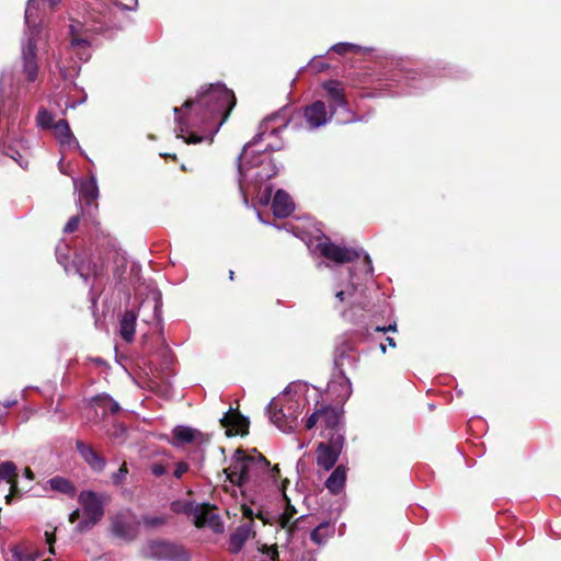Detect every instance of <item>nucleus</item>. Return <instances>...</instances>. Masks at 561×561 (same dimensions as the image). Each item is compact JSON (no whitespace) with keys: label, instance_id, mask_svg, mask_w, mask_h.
<instances>
[{"label":"nucleus","instance_id":"51","mask_svg":"<svg viewBox=\"0 0 561 561\" xmlns=\"http://www.w3.org/2000/svg\"><path fill=\"white\" fill-rule=\"evenodd\" d=\"M397 327L396 324H390L388 327H376V331L378 332H388V331H396Z\"/></svg>","mask_w":561,"mask_h":561},{"label":"nucleus","instance_id":"13","mask_svg":"<svg viewBox=\"0 0 561 561\" xmlns=\"http://www.w3.org/2000/svg\"><path fill=\"white\" fill-rule=\"evenodd\" d=\"M221 425L226 427L227 435H243L248 432L249 420L238 411L230 410L220 420Z\"/></svg>","mask_w":561,"mask_h":561},{"label":"nucleus","instance_id":"18","mask_svg":"<svg viewBox=\"0 0 561 561\" xmlns=\"http://www.w3.org/2000/svg\"><path fill=\"white\" fill-rule=\"evenodd\" d=\"M79 194L80 198H84L89 207L93 205L92 208L88 210V215L93 217V213L98 210V204L95 202L99 197V187L94 176L89 180H83L80 183Z\"/></svg>","mask_w":561,"mask_h":561},{"label":"nucleus","instance_id":"38","mask_svg":"<svg viewBox=\"0 0 561 561\" xmlns=\"http://www.w3.org/2000/svg\"><path fill=\"white\" fill-rule=\"evenodd\" d=\"M359 47L357 45L351 44V43H337L331 47V50L344 55L347 51L351 50H357Z\"/></svg>","mask_w":561,"mask_h":561},{"label":"nucleus","instance_id":"57","mask_svg":"<svg viewBox=\"0 0 561 561\" xmlns=\"http://www.w3.org/2000/svg\"><path fill=\"white\" fill-rule=\"evenodd\" d=\"M335 383H336V381H331V382L329 383V389H330V390H333V388H334V385H335Z\"/></svg>","mask_w":561,"mask_h":561},{"label":"nucleus","instance_id":"44","mask_svg":"<svg viewBox=\"0 0 561 561\" xmlns=\"http://www.w3.org/2000/svg\"><path fill=\"white\" fill-rule=\"evenodd\" d=\"M353 290H354V286L353 285H350L346 289L336 290L335 298L340 302H344L345 301V297L346 296H351L353 294Z\"/></svg>","mask_w":561,"mask_h":561},{"label":"nucleus","instance_id":"24","mask_svg":"<svg viewBox=\"0 0 561 561\" xmlns=\"http://www.w3.org/2000/svg\"><path fill=\"white\" fill-rule=\"evenodd\" d=\"M346 480V469L344 466H339L334 469L331 476L325 481V486L333 494H337L344 488Z\"/></svg>","mask_w":561,"mask_h":561},{"label":"nucleus","instance_id":"16","mask_svg":"<svg viewBox=\"0 0 561 561\" xmlns=\"http://www.w3.org/2000/svg\"><path fill=\"white\" fill-rule=\"evenodd\" d=\"M351 363V356L348 355V347L345 346L343 348H337L335 352V358H334V365L340 370L339 383L342 388V392L339 394L342 400H345L351 394V382L350 380L344 376L342 371V367L344 365V362Z\"/></svg>","mask_w":561,"mask_h":561},{"label":"nucleus","instance_id":"33","mask_svg":"<svg viewBox=\"0 0 561 561\" xmlns=\"http://www.w3.org/2000/svg\"><path fill=\"white\" fill-rule=\"evenodd\" d=\"M36 121H37L38 126H41L42 128H45V129H50V128L54 129V125L56 124V123H54L53 115L45 108H41L38 111Z\"/></svg>","mask_w":561,"mask_h":561},{"label":"nucleus","instance_id":"7","mask_svg":"<svg viewBox=\"0 0 561 561\" xmlns=\"http://www.w3.org/2000/svg\"><path fill=\"white\" fill-rule=\"evenodd\" d=\"M314 250L319 251L325 259L343 264L354 262L364 254V263L366 265V273L373 272L371 261L368 254L364 253L362 249L346 248L333 243L328 237L322 236L316 239Z\"/></svg>","mask_w":561,"mask_h":561},{"label":"nucleus","instance_id":"50","mask_svg":"<svg viewBox=\"0 0 561 561\" xmlns=\"http://www.w3.org/2000/svg\"><path fill=\"white\" fill-rule=\"evenodd\" d=\"M80 516H82V511H81V507L80 508H77L70 515H69V522L70 523H76Z\"/></svg>","mask_w":561,"mask_h":561},{"label":"nucleus","instance_id":"23","mask_svg":"<svg viewBox=\"0 0 561 561\" xmlns=\"http://www.w3.org/2000/svg\"><path fill=\"white\" fill-rule=\"evenodd\" d=\"M137 316L133 310H126L121 319L119 332L126 342H131L135 334Z\"/></svg>","mask_w":561,"mask_h":561},{"label":"nucleus","instance_id":"5","mask_svg":"<svg viewBox=\"0 0 561 561\" xmlns=\"http://www.w3.org/2000/svg\"><path fill=\"white\" fill-rule=\"evenodd\" d=\"M266 410L271 422L285 433L294 431L301 413L299 401L286 391L274 398Z\"/></svg>","mask_w":561,"mask_h":561},{"label":"nucleus","instance_id":"42","mask_svg":"<svg viewBox=\"0 0 561 561\" xmlns=\"http://www.w3.org/2000/svg\"><path fill=\"white\" fill-rule=\"evenodd\" d=\"M319 421H321V410H316L306 421V428L311 430Z\"/></svg>","mask_w":561,"mask_h":561},{"label":"nucleus","instance_id":"34","mask_svg":"<svg viewBox=\"0 0 561 561\" xmlns=\"http://www.w3.org/2000/svg\"><path fill=\"white\" fill-rule=\"evenodd\" d=\"M165 550L172 553V557L179 561H188L190 559L187 551L182 546L168 543L165 545Z\"/></svg>","mask_w":561,"mask_h":561},{"label":"nucleus","instance_id":"10","mask_svg":"<svg viewBox=\"0 0 561 561\" xmlns=\"http://www.w3.org/2000/svg\"><path fill=\"white\" fill-rule=\"evenodd\" d=\"M137 525L135 516L129 511L119 512L112 517L113 534L125 540H133L136 537Z\"/></svg>","mask_w":561,"mask_h":561},{"label":"nucleus","instance_id":"8","mask_svg":"<svg viewBox=\"0 0 561 561\" xmlns=\"http://www.w3.org/2000/svg\"><path fill=\"white\" fill-rule=\"evenodd\" d=\"M172 511L192 516L195 526L198 528L208 527L216 534L224 531L220 516L215 514L208 504H197L194 502L172 503Z\"/></svg>","mask_w":561,"mask_h":561},{"label":"nucleus","instance_id":"55","mask_svg":"<svg viewBox=\"0 0 561 561\" xmlns=\"http://www.w3.org/2000/svg\"><path fill=\"white\" fill-rule=\"evenodd\" d=\"M387 342H388V344H389L391 347H396V342H394L393 337H387Z\"/></svg>","mask_w":561,"mask_h":561},{"label":"nucleus","instance_id":"14","mask_svg":"<svg viewBox=\"0 0 561 561\" xmlns=\"http://www.w3.org/2000/svg\"><path fill=\"white\" fill-rule=\"evenodd\" d=\"M305 118L310 129L323 126L329 121L325 104L322 101H316L305 108Z\"/></svg>","mask_w":561,"mask_h":561},{"label":"nucleus","instance_id":"60","mask_svg":"<svg viewBox=\"0 0 561 561\" xmlns=\"http://www.w3.org/2000/svg\"><path fill=\"white\" fill-rule=\"evenodd\" d=\"M348 122H350V119H344V121H341L340 123L345 124V123H348Z\"/></svg>","mask_w":561,"mask_h":561},{"label":"nucleus","instance_id":"52","mask_svg":"<svg viewBox=\"0 0 561 561\" xmlns=\"http://www.w3.org/2000/svg\"><path fill=\"white\" fill-rule=\"evenodd\" d=\"M279 149H282V144H276V145L268 144L265 148V151H275V150H279Z\"/></svg>","mask_w":561,"mask_h":561},{"label":"nucleus","instance_id":"28","mask_svg":"<svg viewBox=\"0 0 561 561\" xmlns=\"http://www.w3.org/2000/svg\"><path fill=\"white\" fill-rule=\"evenodd\" d=\"M48 483L50 484V488L55 491H58L60 493L67 494V495H73L76 492V489L73 484L62 477H55L51 478Z\"/></svg>","mask_w":561,"mask_h":561},{"label":"nucleus","instance_id":"29","mask_svg":"<svg viewBox=\"0 0 561 561\" xmlns=\"http://www.w3.org/2000/svg\"><path fill=\"white\" fill-rule=\"evenodd\" d=\"M95 403L103 409L105 412L117 413L119 411V404L114 401L110 396H99L94 399Z\"/></svg>","mask_w":561,"mask_h":561},{"label":"nucleus","instance_id":"49","mask_svg":"<svg viewBox=\"0 0 561 561\" xmlns=\"http://www.w3.org/2000/svg\"><path fill=\"white\" fill-rule=\"evenodd\" d=\"M271 193H272V190L271 188H266V191L263 193V195L260 197V203L262 205H267L268 202H270V198H271Z\"/></svg>","mask_w":561,"mask_h":561},{"label":"nucleus","instance_id":"47","mask_svg":"<svg viewBox=\"0 0 561 561\" xmlns=\"http://www.w3.org/2000/svg\"><path fill=\"white\" fill-rule=\"evenodd\" d=\"M188 471V465L186 462H179L173 472L174 477L181 479L184 473Z\"/></svg>","mask_w":561,"mask_h":561},{"label":"nucleus","instance_id":"20","mask_svg":"<svg viewBox=\"0 0 561 561\" xmlns=\"http://www.w3.org/2000/svg\"><path fill=\"white\" fill-rule=\"evenodd\" d=\"M54 134L62 148H79V142L66 119H60L54 125Z\"/></svg>","mask_w":561,"mask_h":561},{"label":"nucleus","instance_id":"36","mask_svg":"<svg viewBox=\"0 0 561 561\" xmlns=\"http://www.w3.org/2000/svg\"><path fill=\"white\" fill-rule=\"evenodd\" d=\"M325 437H329L330 439V444H327L328 446H330L331 448H336L339 450V454L341 453V449H342V446H343V436L335 432V433H331L329 432L328 434H323Z\"/></svg>","mask_w":561,"mask_h":561},{"label":"nucleus","instance_id":"45","mask_svg":"<svg viewBox=\"0 0 561 561\" xmlns=\"http://www.w3.org/2000/svg\"><path fill=\"white\" fill-rule=\"evenodd\" d=\"M8 483L10 484V493L5 496V501H7V503H11L12 497L15 494H18V492H19L18 480H16V478H14L11 481H9Z\"/></svg>","mask_w":561,"mask_h":561},{"label":"nucleus","instance_id":"26","mask_svg":"<svg viewBox=\"0 0 561 561\" xmlns=\"http://www.w3.org/2000/svg\"><path fill=\"white\" fill-rule=\"evenodd\" d=\"M104 270V263H91V262H81L77 265V272L79 273L80 277L83 278L85 282L91 276H98L102 274Z\"/></svg>","mask_w":561,"mask_h":561},{"label":"nucleus","instance_id":"6","mask_svg":"<svg viewBox=\"0 0 561 561\" xmlns=\"http://www.w3.org/2000/svg\"><path fill=\"white\" fill-rule=\"evenodd\" d=\"M108 502L110 496L105 493L81 491L78 495V503L82 511V519L78 523L77 529L82 533L100 523Z\"/></svg>","mask_w":561,"mask_h":561},{"label":"nucleus","instance_id":"15","mask_svg":"<svg viewBox=\"0 0 561 561\" xmlns=\"http://www.w3.org/2000/svg\"><path fill=\"white\" fill-rule=\"evenodd\" d=\"M296 514V510L289 503L287 504V508L285 512L277 517H275L274 525L278 527L280 530H284L286 536V541H290L295 531L298 529V524L302 519V517L297 518L294 523L291 519ZM273 524V522H271Z\"/></svg>","mask_w":561,"mask_h":561},{"label":"nucleus","instance_id":"41","mask_svg":"<svg viewBox=\"0 0 561 561\" xmlns=\"http://www.w3.org/2000/svg\"><path fill=\"white\" fill-rule=\"evenodd\" d=\"M150 471L156 477H162L168 472V467L160 462H153L150 466Z\"/></svg>","mask_w":561,"mask_h":561},{"label":"nucleus","instance_id":"21","mask_svg":"<svg viewBox=\"0 0 561 561\" xmlns=\"http://www.w3.org/2000/svg\"><path fill=\"white\" fill-rule=\"evenodd\" d=\"M272 210L276 217L285 218L288 217L294 210V204L290 196L283 190H278L275 193Z\"/></svg>","mask_w":561,"mask_h":561},{"label":"nucleus","instance_id":"17","mask_svg":"<svg viewBox=\"0 0 561 561\" xmlns=\"http://www.w3.org/2000/svg\"><path fill=\"white\" fill-rule=\"evenodd\" d=\"M323 89L327 91L329 98L330 107L332 110L331 116L336 107H347L344 89L341 82L335 80L327 81L323 83Z\"/></svg>","mask_w":561,"mask_h":561},{"label":"nucleus","instance_id":"22","mask_svg":"<svg viewBox=\"0 0 561 561\" xmlns=\"http://www.w3.org/2000/svg\"><path fill=\"white\" fill-rule=\"evenodd\" d=\"M339 450L321 443L317 450V462L324 470H330L339 458Z\"/></svg>","mask_w":561,"mask_h":561},{"label":"nucleus","instance_id":"11","mask_svg":"<svg viewBox=\"0 0 561 561\" xmlns=\"http://www.w3.org/2000/svg\"><path fill=\"white\" fill-rule=\"evenodd\" d=\"M22 71L28 82L35 81L38 73L36 58V43L30 37L27 43L22 46Z\"/></svg>","mask_w":561,"mask_h":561},{"label":"nucleus","instance_id":"4","mask_svg":"<svg viewBox=\"0 0 561 561\" xmlns=\"http://www.w3.org/2000/svg\"><path fill=\"white\" fill-rule=\"evenodd\" d=\"M107 16L105 12H96L93 9L84 22L75 21L69 25L70 48L80 60L90 58V46L92 34L101 33L107 25Z\"/></svg>","mask_w":561,"mask_h":561},{"label":"nucleus","instance_id":"1","mask_svg":"<svg viewBox=\"0 0 561 561\" xmlns=\"http://www.w3.org/2000/svg\"><path fill=\"white\" fill-rule=\"evenodd\" d=\"M234 105L236 98L231 90L220 83L210 84L199 91L195 100H187L183 104L184 116L180 115L179 107H174L178 137L186 144H198L206 138L211 141Z\"/></svg>","mask_w":561,"mask_h":561},{"label":"nucleus","instance_id":"39","mask_svg":"<svg viewBox=\"0 0 561 561\" xmlns=\"http://www.w3.org/2000/svg\"><path fill=\"white\" fill-rule=\"evenodd\" d=\"M127 472L128 470L126 468V465H122V467L112 476L113 483L116 485L122 484V482L125 480L127 476Z\"/></svg>","mask_w":561,"mask_h":561},{"label":"nucleus","instance_id":"3","mask_svg":"<svg viewBox=\"0 0 561 561\" xmlns=\"http://www.w3.org/2000/svg\"><path fill=\"white\" fill-rule=\"evenodd\" d=\"M228 480L238 486L247 483H256L264 476L275 478L270 471V462L261 454L245 455L242 450H237L230 460V465L225 469Z\"/></svg>","mask_w":561,"mask_h":561},{"label":"nucleus","instance_id":"27","mask_svg":"<svg viewBox=\"0 0 561 561\" xmlns=\"http://www.w3.org/2000/svg\"><path fill=\"white\" fill-rule=\"evenodd\" d=\"M333 527L329 523H321L311 531V540L317 545H322L333 535Z\"/></svg>","mask_w":561,"mask_h":561},{"label":"nucleus","instance_id":"54","mask_svg":"<svg viewBox=\"0 0 561 561\" xmlns=\"http://www.w3.org/2000/svg\"><path fill=\"white\" fill-rule=\"evenodd\" d=\"M46 1H47V3H48L51 8H54V7L58 5V4L61 2V0H46Z\"/></svg>","mask_w":561,"mask_h":561},{"label":"nucleus","instance_id":"46","mask_svg":"<svg viewBox=\"0 0 561 561\" xmlns=\"http://www.w3.org/2000/svg\"><path fill=\"white\" fill-rule=\"evenodd\" d=\"M18 110V104L12 101L9 103L8 108H5V104H2V108H0V114L8 115L9 117L13 116V113Z\"/></svg>","mask_w":561,"mask_h":561},{"label":"nucleus","instance_id":"35","mask_svg":"<svg viewBox=\"0 0 561 561\" xmlns=\"http://www.w3.org/2000/svg\"><path fill=\"white\" fill-rule=\"evenodd\" d=\"M167 522H168V517L165 515L144 516L142 517L144 525L149 528H159V527L165 525Z\"/></svg>","mask_w":561,"mask_h":561},{"label":"nucleus","instance_id":"43","mask_svg":"<svg viewBox=\"0 0 561 561\" xmlns=\"http://www.w3.org/2000/svg\"><path fill=\"white\" fill-rule=\"evenodd\" d=\"M79 226V216H72L66 224L64 231L66 233H71L78 229Z\"/></svg>","mask_w":561,"mask_h":561},{"label":"nucleus","instance_id":"58","mask_svg":"<svg viewBox=\"0 0 561 561\" xmlns=\"http://www.w3.org/2000/svg\"><path fill=\"white\" fill-rule=\"evenodd\" d=\"M380 350L382 353H386V346L383 344H380Z\"/></svg>","mask_w":561,"mask_h":561},{"label":"nucleus","instance_id":"32","mask_svg":"<svg viewBox=\"0 0 561 561\" xmlns=\"http://www.w3.org/2000/svg\"><path fill=\"white\" fill-rule=\"evenodd\" d=\"M18 477V468L12 461H4L0 463V480H5L7 482Z\"/></svg>","mask_w":561,"mask_h":561},{"label":"nucleus","instance_id":"2","mask_svg":"<svg viewBox=\"0 0 561 561\" xmlns=\"http://www.w3.org/2000/svg\"><path fill=\"white\" fill-rule=\"evenodd\" d=\"M288 125L285 111L274 113L266 117L260 125L259 133L244 147L239 156V188L243 195L244 204H248V194L266 180L275 176L277 167L272 160L265 161L261 156L249 158L250 149L257 145L265 135H276Z\"/></svg>","mask_w":561,"mask_h":561},{"label":"nucleus","instance_id":"48","mask_svg":"<svg viewBox=\"0 0 561 561\" xmlns=\"http://www.w3.org/2000/svg\"><path fill=\"white\" fill-rule=\"evenodd\" d=\"M45 536H46L47 543L49 545V552L51 554H55V548H54L55 536H54V534L45 531Z\"/></svg>","mask_w":561,"mask_h":561},{"label":"nucleus","instance_id":"31","mask_svg":"<svg viewBox=\"0 0 561 561\" xmlns=\"http://www.w3.org/2000/svg\"><path fill=\"white\" fill-rule=\"evenodd\" d=\"M38 11V3L34 0H28L25 9V24L28 28L36 27V14Z\"/></svg>","mask_w":561,"mask_h":561},{"label":"nucleus","instance_id":"37","mask_svg":"<svg viewBox=\"0 0 561 561\" xmlns=\"http://www.w3.org/2000/svg\"><path fill=\"white\" fill-rule=\"evenodd\" d=\"M241 511H242V515L248 519V520H253L254 516H256L259 519H261L263 523L267 524L271 522L264 516V514L262 512L257 513L256 515H254V512L252 511L251 507H249L248 505L243 504L241 506Z\"/></svg>","mask_w":561,"mask_h":561},{"label":"nucleus","instance_id":"40","mask_svg":"<svg viewBox=\"0 0 561 561\" xmlns=\"http://www.w3.org/2000/svg\"><path fill=\"white\" fill-rule=\"evenodd\" d=\"M5 84H9V85L13 84V75L11 72L3 71L0 76V92H1L2 96L4 95V85Z\"/></svg>","mask_w":561,"mask_h":561},{"label":"nucleus","instance_id":"30","mask_svg":"<svg viewBox=\"0 0 561 561\" xmlns=\"http://www.w3.org/2000/svg\"><path fill=\"white\" fill-rule=\"evenodd\" d=\"M12 556L15 561H36L37 554L33 556L28 546H16L12 549Z\"/></svg>","mask_w":561,"mask_h":561},{"label":"nucleus","instance_id":"56","mask_svg":"<svg viewBox=\"0 0 561 561\" xmlns=\"http://www.w3.org/2000/svg\"><path fill=\"white\" fill-rule=\"evenodd\" d=\"M12 159H14L19 163V165H21L22 168H26V164H27L26 162H25V164H23V161L19 160L18 158H15L13 156H12Z\"/></svg>","mask_w":561,"mask_h":561},{"label":"nucleus","instance_id":"25","mask_svg":"<svg viewBox=\"0 0 561 561\" xmlns=\"http://www.w3.org/2000/svg\"><path fill=\"white\" fill-rule=\"evenodd\" d=\"M321 422L324 424L325 428L330 432L335 431L341 422V412L340 410L332 407H322L321 409Z\"/></svg>","mask_w":561,"mask_h":561},{"label":"nucleus","instance_id":"9","mask_svg":"<svg viewBox=\"0 0 561 561\" xmlns=\"http://www.w3.org/2000/svg\"><path fill=\"white\" fill-rule=\"evenodd\" d=\"M208 442V434L202 433L196 428L184 425H178L172 430V438L170 440V443L175 447H182L187 444L203 446Z\"/></svg>","mask_w":561,"mask_h":561},{"label":"nucleus","instance_id":"59","mask_svg":"<svg viewBox=\"0 0 561 561\" xmlns=\"http://www.w3.org/2000/svg\"><path fill=\"white\" fill-rule=\"evenodd\" d=\"M233 275H234L233 271H230V279H233Z\"/></svg>","mask_w":561,"mask_h":561},{"label":"nucleus","instance_id":"12","mask_svg":"<svg viewBox=\"0 0 561 561\" xmlns=\"http://www.w3.org/2000/svg\"><path fill=\"white\" fill-rule=\"evenodd\" d=\"M255 537L254 522L247 520L239 525L229 538L228 549L231 553H239L244 543Z\"/></svg>","mask_w":561,"mask_h":561},{"label":"nucleus","instance_id":"19","mask_svg":"<svg viewBox=\"0 0 561 561\" xmlns=\"http://www.w3.org/2000/svg\"><path fill=\"white\" fill-rule=\"evenodd\" d=\"M76 446L80 456L91 467V469L94 471H102L105 468V459L100 456L90 445L78 440Z\"/></svg>","mask_w":561,"mask_h":561},{"label":"nucleus","instance_id":"53","mask_svg":"<svg viewBox=\"0 0 561 561\" xmlns=\"http://www.w3.org/2000/svg\"><path fill=\"white\" fill-rule=\"evenodd\" d=\"M24 476L26 479H28L31 481L34 479V473L30 468L24 469Z\"/></svg>","mask_w":561,"mask_h":561}]
</instances>
